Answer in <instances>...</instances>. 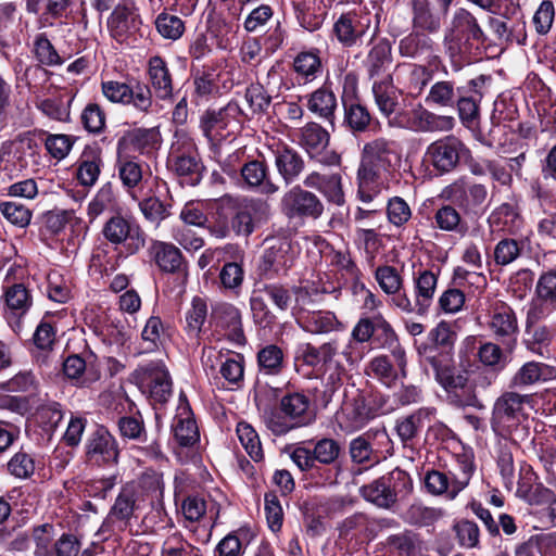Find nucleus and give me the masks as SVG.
<instances>
[{
    "instance_id": "c756f323",
    "label": "nucleus",
    "mask_w": 556,
    "mask_h": 556,
    "mask_svg": "<svg viewBox=\"0 0 556 556\" xmlns=\"http://www.w3.org/2000/svg\"><path fill=\"white\" fill-rule=\"evenodd\" d=\"M372 92L376 103L384 116L389 117L399 111L401 91L393 85L390 74L383 72V75L375 80Z\"/></svg>"
},
{
    "instance_id": "e2e57ef3",
    "label": "nucleus",
    "mask_w": 556,
    "mask_h": 556,
    "mask_svg": "<svg viewBox=\"0 0 556 556\" xmlns=\"http://www.w3.org/2000/svg\"><path fill=\"white\" fill-rule=\"evenodd\" d=\"M47 294L50 300L58 303H65L71 298L70 285L60 273L48 274Z\"/></svg>"
},
{
    "instance_id": "5701e85b",
    "label": "nucleus",
    "mask_w": 556,
    "mask_h": 556,
    "mask_svg": "<svg viewBox=\"0 0 556 556\" xmlns=\"http://www.w3.org/2000/svg\"><path fill=\"white\" fill-rule=\"evenodd\" d=\"M413 27L421 34H437L447 14L434 8L431 0H412Z\"/></svg>"
},
{
    "instance_id": "c9c22d12",
    "label": "nucleus",
    "mask_w": 556,
    "mask_h": 556,
    "mask_svg": "<svg viewBox=\"0 0 556 556\" xmlns=\"http://www.w3.org/2000/svg\"><path fill=\"white\" fill-rule=\"evenodd\" d=\"M103 161L100 151L85 149L77 162L76 178L84 187H92L99 179Z\"/></svg>"
},
{
    "instance_id": "473e14b6",
    "label": "nucleus",
    "mask_w": 556,
    "mask_h": 556,
    "mask_svg": "<svg viewBox=\"0 0 556 556\" xmlns=\"http://www.w3.org/2000/svg\"><path fill=\"white\" fill-rule=\"evenodd\" d=\"M151 257L157 267L165 273H178L182 266L184 256L173 243L153 240L149 248Z\"/></svg>"
},
{
    "instance_id": "0e129e2a",
    "label": "nucleus",
    "mask_w": 556,
    "mask_h": 556,
    "mask_svg": "<svg viewBox=\"0 0 556 556\" xmlns=\"http://www.w3.org/2000/svg\"><path fill=\"white\" fill-rule=\"evenodd\" d=\"M521 253V245L515 239H503L494 248V261L497 265L506 266L516 261Z\"/></svg>"
},
{
    "instance_id": "8fccbe9b",
    "label": "nucleus",
    "mask_w": 556,
    "mask_h": 556,
    "mask_svg": "<svg viewBox=\"0 0 556 556\" xmlns=\"http://www.w3.org/2000/svg\"><path fill=\"white\" fill-rule=\"evenodd\" d=\"M226 126L225 113L223 111L207 112L202 118L203 132L213 144H218L229 136V132L226 135L223 132Z\"/></svg>"
},
{
    "instance_id": "a211bd4d",
    "label": "nucleus",
    "mask_w": 556,
    "mask_h": 556,
    "mask_svg": "<svg viewBox=\"0 0 556 556\" xmlns=\"http://www.w3.org/2000/svg\"><path fill=\"white\" fill-rule=\"evenodd\" d=\"M148 132L146 130H135L128 135L130 141H140ZM127 141V137H123L117 143V161L116 170L122 185L127 190H134L142 180L144 175V164L136 157L122 154V147Z\"/></svg>"
},
{
    "instance_id": "49530a36",
    "label": "nucleus",
    "mask_w": 556,
    "mask_h": 556,
    "mask_svg": "<svg viewBox=\"0 0 556 556\" xmlns=\"http://www.w3.org/2000/svg\"><path fill=\"white\" fill-rule=\"evenodd\" d=\"M434 410L432 408H420L410 416L402 419L396 425V430L403 441L413 439L420 429L425 427V421L430 420Z\"/></svg>"
},
{
    "instance_id": "9d476101",
    "label": "nucleus",
    "mask_w": 556,
    "mask_h": 556,
    "mask_svg": "<svg viewBox=\"0 0 556 556\" xmlns=\"http://www.w3.org/2000/svg\"><path fill=\"white\" fill-rule=\"evenodd\" d=\"M136 379L141 391L156 402H165L172 394V379L161 361L140 366Z\"/></svg>"
},
{
    "instance_id": "4d7b16f0",
    "label": "nucleus",
    "mask_w": 556,
    "mask_h": 556,
    "mask_svg": "<svg viewBox=\"0 0 556 556\" xmlns=\"http://www.w3.org/2000/svg\"><path fill=\"white\" fill-rule=\"evenodd\" d=\"M0 213L12 225L25 228L31 220V212L25 205L5 201L0 203Z\"/></svg>"
},
{
    "instance_id": "6e6552de",
    "label": "nucleus",
    "mask_w": 556,
    "mask_h": 556,
    "mask_svg": "<svg viewBox=\"0 0 556 556\" xmlns=\"http://www.w3.org/2000/svg\"><path fill=\"white\" fill-rule=\"evenodd\" d=\"M391 353L395 365H392L389 356L377 355L366 364L364 369L366 376L378 380L388 388L394 387L400 379H404L407 375V361L404 349L395 346Z\"/></svg>"
},
{
    "instance_id": "de8ad7c7",
    "label": "nucleus",
    "mask_w": 556,
    "mask_h": 556,
    "mask_svg": "<svg viewBox=\"0 0 556 556\" xmlns=\"http://www.w3.org/2000/svg\"><path fill=\"white\" fill-rule=\"evenodd\" d=\"M239 260H241V253L238 249L237 253H228V260L224 261L225 264L220 270L219 279L226 289L235 290L242 285L244 273L238 262Z\"/></svg>"
},
{
    "instance_id": "4468645a",
    "label": "nucleus",
    "mask_w": 556,
    "mask_h": 556,
    "mask_svg": "<svg viewBox=\"0 0 556 556\" xmlns=\"http://www.w3.org/2000/svg\"><path fill=\"white\" fill-rule=\"evenodd\" d=\"M466 151L465 146L454 136L432 142L426 150L425 161L440 173L451 172Z\"/></svg>"
},
{
    "instance_id": "393cba45",
    "label": "nucleus",
    "mask_w": 556,
    "mask_h": 556,
    "mask_svg": "<svg viewBox=\"0 0 556 556\" xmlns=\"http://www.w3.org/2000/svg\"><path fill=\"white\" fill-rule=\"evenodd\" d=\"M240 174L249 189L256 190L264 195H273L279 191V186L271 180L268 166L264 162L250 161L241 167Z\"/></svg>"
},
{
    "instance_id": "37998d69",
    "label": "nucleus",
    "mask_w": 556,
    "mask_h": 556,
    "mask_svg": "<svg viewBox=\"0 0 556 556\" xmlns=\"http://www.w3.org/2000/svg\"><path fill=\"white\" fill-rule=\"evenodd\" d=\"M64 375L79 387H88L99 377L91 374L86 362L78 355L68 356L63 363Z\"/></svg>"
},
{
    "instance_id": "5fc2aeb1",
    "label": "nucleus",
    "mask_w": 556,
    "mask_h": 556,
    "mask_svg": "<svg viewBox=\"0 0 556 556\" xmlns=\"http://www.w3.org/2000/svg\"><path fill=\"white\" fill-rule=\"evenodd\" d=\"M155 27L163 38L169 40H177L185 33V22L180 17L166 12L157 15Z\"/></svg>"
},
{
    "instance_id": "0eeeda50",
    "label": "nucleus",
    "mask_w": 556,
    "mask_h": 556,
    "mask_svg": "<svg viewBox=\"0 0 556 556\" xmlns=\"http://www.w3.org/2000/svg\"><path fill=\"white\" fill-rule=\"evenodd\" d=\"M472 472L473 464L468 456L464 455L459 475L452 473L450 477L442 471L431 470L425 476V485L431 494H446L450 498H455L468 485Z\"/></svg>"
},
{
    "instance_id": "774afa93",
    "label": "nucleus",
    "mask_w": 556,
    "mask_h": 556,
    "mask_svg": "<svg viewBox=\"0 0 556 556\" xmlns=\"http://www.w3.org/2000/svg\"><path fill=\"white\" fill-rule=\"evenodd\" d=\"M274 10L268 4H261L254 8L245 17L243 27L248 33H256L262 30L271 20Z\"/></svg>"
},
{
    "instance_id": "a878e982",
    "label": "nucleus",
    "mask_w": 556,
    "mask_h": 556,
    "mask_svg": "<svg viewBox=\"0 0 556 556\" xmlns=\"http://www.w3.org/2000/svg\"><path fill=\"white\" fill-rule=\"evenodd\" d=\"M346 84H351V94L348 93L346 87L342 96L344 106V122L353 131H364L370 124L371 116L367 108L353 99L355 91L356 78L350 74L345 78Z\"/></svg>"
},
{
    "instance_id": "864d4df0",
    "label": "nucleus",
    "mask_w": 556,
    "mask_h": 556,
    "mask_svg": "<svg viewBox=\"0 0 556 556\" xmlns=\"http://www.w3.org/2000/svg\"><path fill=\"white\" fill-rule=\"evenodd\" d=\"M337 106L334 94L326 89H318L312 93L308 100V109L324 118H330Z\"/></svg>"
},
{
    "instance_id": "13d9d810",
    "label": "nucleus",
    "mask_w": 556,
    "mask_h": 556,
    "mask_svg": "<svg viewBox=\"0 0 556 556\" xmlns=\"http://www.w3.org/2000/svg\"><path fill=\"white\" fill-rule=\"evenodd\" d=\"M167 336V330L159 316H151L141 332V338L147 344V350H154L163 343Z\"/></svg>"
},
{
    "instance_id": "f3484780",
    "label": "nucleus",
    "mask_w": 556,
    "mask_h": 556,
    "mask_svg": "<svg viewBox=\"0 0 556 556\" xmlns=\"http://www.w3.org/2000/svg\"><path fill=\"white\" fill-rule=\"evenodd\" d=\"M168 167L179 176H188L199 172L195 144L184 134H176L167 157Z\"/></svg>"
},
{
    "instance_id": "6e6d98bb",
    "label": "nucleus",
    "mask_w": 556,
    "mask_h": 556,
    "mask_svg": "<svg viewBox=\"0 0 556 556\" xmlns=\"http://www.w3.org/2000/svg\"><path fill=\"white\" fill-rule=\"evenodd\" d=\"M115 204L114 190L111 184L103 185L88 204V216L92 220Z\"/></svg>"
},
{
    "instance_id": "69168bd1",
    "label": "nucleus",
    "mask_w": 556,
    "mask_h": 556,
    "mask_svg": "<svg viewBox=\"0 0 556 556\" xmlns=\"http://www.w3.org/2000/svg\"><path fill=\"white\" fill-rule=\"evenodd\" d=\"M387 216L392 225L402 227L410 219L412 210L404 199L393 197L388 201Z\"/></svg>"
},
{
    "instance_id": "cd10ccee",
    "label": "nucleus",
    "mask_w": 556,
    "mask_h": 556,
    "mask_svg": "<svg viewBox=\"0 0 556 556\" xmlns=\"http://www.w3.org/2000/svg\"><path fill=\"white\" fill-rule=\"evenodd\" d=\"M266 244L263 255L264 270L279 273L291 265L293 253L288 238H270L266 240Z\"/></svg>"
},
{
    "instance_id": "f8f14e48",
    "label": "nucleus",
    "mask_w": 556,
    "mask_h": 556,
    "mask_svg": "<svg viewBox=\"0 0 556 556\" xmlns=\"http://www.w3.org/2000/svg\"><path fill=\"white\" fill-rule=\"evenodd\" d=\"M140 490L136 485L126 483L119 491L114 505L112 506L104 528L115 531L124 529L128 521L134 517L135 511L143 506V501L138 495Z\"/></svg>"
},
{
    "instance_id": "4be33fe9",
    "label": "nucleus",
    "mask_w": 556,
    "mask_h": 556,
    "mask_svg": "<svg viewBox=\"0 0 556 556\" xmlns=\"http://www.w3.org/2000/svg\"><path fill=\"white\" fill-rule=\"evenodd\" d=\"M86 454L91 463L110 465L117 463L119 452L114 437L105 428L99 427L87 441Z\"/></svg>"
},
{
    "instance_id": "f03ea898",
    "label": "nucleus",
    "mask_w": 556,
    "mask_h": 556,
    "mask_svg": "<svg viewBox=\"0 0 556 556\" xmlns=\"http://www.w3.org/2000/svg\"><path fill=\"white\" fill-rule=\"evenodd\" d=\"M402 149L399 142L386 138L374 139L363 147L361 164L357 172L366 181L381 178L384 173L399 165Z\"/></svg>"
},
{
    "instance_id": "6ab92c4d",
    "label": "nucleus",
    "mask_w": 556,
    "mask_h": 556,
    "mask_svg": "<svg viewBox=\"0 0 556 556\" xmlns=\"http://www.w3.org/2000/svg\"><path fill=\"white\" fill-rule=\"evenodd\" d=\"M556 311V269L543 271L535 285V296L529 315L542 319Z\"/></svg>"
},
{
    "instance_id": "c03bdc74",
    "label": "nucleus",
    "mask_w": 556,
    "mask_h": 556,
    "mask_svg": "<svg viewBox=\"0 0 556 556\" xmlns=\"http://www.w3.org/2000/svg\"><path fill=\"white\" fill-rule=\"evenodd\" d=\"M491 222L502 225L503 230L511 235L520 232L523 226V219L518 210L509 203L500 205L493 212Z\"/></svg>"
},
{
    "instance_id": "a18cd8bd",
    "label": "nucleus",
    "mask_w": 556,
    "mask_h": 556,
    "mask_svg": "<svg viewBox=\"0 0 556 556\" xmlns=\"http://www.w3.org/2000/svg\"><path fill=\"white\" fill-rule=\"evenodd\" d=\"M238 439L248 453V455L254 462H261L264 457L260 437L255 429L245 421H240L237 425Z\"/></svg>"
},
{
    "instance_id": "f704fd0d",
    "label": "nucleus",
    "mask_w": 556,
    "mask_h": 556,
    "mask_svg": "<svg viewBox=\"0 0 556 556\" xmlns=\"http://www.w3.org/2000/svg\"><path fill=\"white\" fill-rule=\"evenodd\" d=\"M262 291L264 292L266 299L271 301L274 305L280 311H286L291 303L292 295L295 296V307L294 309L303 311V306L306 301L309 300L307 291L303 289H288L281 285L270 283V285H262Z\"/></svg>"
},
{
    "instance_id": "423d86ee",
    "label": "nucleus",
    "mask_w": 556,
    "mask_h": 556,
    "mask_svg": "<svg viewBox=\"0 0 556 556\" xmlns=\"http://www.w3.org/2000/svg\"><path fill=\"white\" fill-rule=\"evenodd\" d=\"M280 208L290 219H318L325 210L321 200L315 193L303 189L301 186L292 187L282 195Z\"/></svg>"
},
{
    "instance_id": "dca6fc26",
    "label": "nucleus",
    "mask_w": 556,
    "mask_h": 556,
    "mask_svg": "<svg viewBox=\"0 0 556 556\" xmlns=\"http://www.w3.org/2000/svg\"><path fill=\"white\" fill-rule=\"evenodd\" d=\"M443 198L458 205L463 210H472L482 205L488 198L486 187L462 177L442 191Z\"/></svg>"
},
{
    "instance_id": "7ed1b4c3",
    "label": "nucleus",
    "mask_w": 556,
    "mask_h": 556,
    "mask_svg": "<svg viewBox=\"0 0 556 556\" xmlns=\"http://www.w3.org/2000/svg\"><path fill=\"white\" fill-rule=\"evenodd\" d=\"M533 408V396L515 391L504 392L494 403L491 418L492 429L506 437L528 418Z\"/></svg>"
},
{
    "instance_id": "603ef678",
    "label": "nucleus",
    "mask_w": 556,
    "mask_h": 556,
    "mask_svg": "<svg viewBox=\"0 0 556 556\" xmlns=\"http://www.w3.org/2000/svg\"><path fill=\"white\" fill-rule=\"evenodd\" d=\"M8 472L17 479H28L36 470V462L33 455L20 451L7 463Z\"/></svg>"
},
{
    "instance_id": "39448f33",
    "label": "nucleus",
    "mask_w": 556,
    "mask_h": 556,
    "mask_svg": "<svg viewBox=\"0 0 556 556\" xmlns=\"http://www.w3.org/2000/svg\"><path fill=\"white\" fill-rule=\"evenodd\" d=\"M141 24L134 0H119L108 18V29L111 37L127 46L137 41Z\"/></svg>"
},
{
    "instance_id": "72a5a7b5",
    "label": "nucleus",
    "mask_w": 556,
    "mask_h": 556,
    "mask_svg": "<svg viewBox=\"0 0 556 556\" xmlns=\"http://www.w3.org/2000/svg\"><path fill=\"white\" fill-rule=\"evenodd\" d=\"M295 314L300 326L311 333H328L341 327L337 316L329 311H299Z\"/></svg>"
},
{
    "instance_id": "20e7f679",
    "label": "nucleus",
    "mask_w": 556,
    "mask_h": 556,
    "mask_svg": "<svg viewBox=\"0 0 556 556\" xmlns=\"http://www.w3.org/2000/svg\"><path fill=\"white\" fill-rule=\"evenodd\" d=\"M101 232L106 241L116 248H123L128 255L138 253L146 244L141 227L119 214L110 217L103 224Z\"/></svg>"
},
{
    "instance_id": "ddd939ff",
    "label": "nucleus",
    "mask_w": 556,
    "mask_h": 556,
    "mask_svg": "<svg viewBox=\"0 0 556 556\" xmlns=\"http://www.w3.org/2000/svg\"><path fill=\"white\" fill-rule=\"evenodd\" d=\"M374 417L375 412L368 405L366 397L356 391L352 395H346L337 414V421L345 432H354L364 428Z\"/></svg>"
},
{
    "instance_id": "79ce46f5",
    "label": "nucleus",
    "mask_w": 556,
    "mask_h": 556,
    "mask_svg": "<svg viewBox=\"0 0 556 556\" xmlns=\"http://www.w3.org/2000/svg\"><path fill=\"white\" fill-rule=\"evenodd\" d=\"M361 493L366 501L382 508H389L396 502L395 495L390 491L388 481L383 480L382 477L368 485H364Z\"/></svg>"
},
{
    "instance_id": "680f3d73",
    "label": "nucleus",
    "mask_w": 556,
    "mask_h": 556,
    "mask_svg": "<svg viewBox=\"0 0 556 556\" xmlns=\"http://www.w3.org/2000/svg\"><path fill=\"white\" fill-rule=\"evenodd\" d=\"M555 18V7L551 0H544L541 2L534 15L532 23L535 31L540 36L547 35L553 26Z\"/></svg>"
},
{
    "instance_id": "9b49d317",
    "label": "nucleus",
    "mask_w": 556,
    "mask_h": 556,
    "mask_svg": "<svg viewBox=\"0 0 556 556\" xmlns=\"http://www.w3.org/2000/svg\"><path fill=\"white\" fill-rule=\"evenodd\" d=\"M371 26V15L364 9L352 10L340 15L333 24V34L344 47L362 43Z\"/></svg>"
},
{
    "instance_id": "b1692460",
    "label": "nucleus",
    "mask_w": 556,
    "mask_h": 556,
    "mask_svg": "<svg viewBox=\"0 0 556 556\" xmlns=\"http://www.w3.org/2000/svg\"><path fill=\"white\" fill-rule=\"evenodd\" d=\"M303 184L306 188L318 190L329 203L338 206L345 203L342 176L338 173L321 175L312 172L304 178Z\"/></svg>"
},
{
    "instance_id": "bb28decb",
    "label": "nucleus",
    "mask_w": 556,
    "mask_h": 556,
    "mask_svg": "<svg viewBox=\"0 0 556 556\" xmlns=\"http://www.w3.org/2000/svg\"><path fill=\"white\" fill-rule=\"evenodd\" d=\"M488 325L492 333L502 340H514L518 333V321L515 312L503 302L494 304L490 312Z\"/></svg>"
},
{
    "instance_id": "bf43d9fd",
    "label": "nucleus",
    "mask_w": 556,
    "mask_h": 556,
    "mask_svg": "<svg viewBox=\"0 0 556 556\" xmlns=\"http://www.w3.org/2000/svg\"><path fill=\"white\" fill-rule=\"evenodd\" d=\"M161 556H197V549L180 533L174 532L163 542Z\"/></svg>"
},
{
    "instance_id": "338daca9",
    "label": "nucleus",
    "mask_w": 556,
    "mask_h": 556,
    "mask_svg": "<svg viewBox=\"0 0 556 556\" xmlns=\"http://www.w3.org/2000/svg\"><path fill=\"white\" fill-rule=\"evenodd\" d=\"M224 314L226 318V334L228 339L237 345H243L245 337L242 330L240 312L236 307L229 305L224 308Z\"/></svg>"
},
{
    "instance_id": "7c9ffc66",
    "label": "nucleus",
    "mask_w": 556,
    "mask_h": 556,
    "mask_svg": "<svg viewBox=\"0 0 556 556\" xmlns=\"http://www.w3.org/2000/svg\"><path fill=\"white\" fill-rule=\"evenodd\" d=\"M413 280L417 313L425 314L432 303L438 275L430 269L420 268L414 274Z\"/></svg>"
},
{
    "instance_id": "58836bf2",
    "label": "nucleus",
    "mask_w": 556,
    "mask_h": 556,
    "mask_svg": "<svg viewBox=\"0 0 556 556\" xmlns=\"http://www.w3.org/2000/svg\"><path fill=\"white\" fill-rule=\"evenodd\" d=\"M229 72H201L194 79L195 91L200 97H207L222 93L232 87L224 76Z\"/></svg>"
},
{
    "instance_id": "09e8293b",
    "label": "nucleus",
    "mask_w": 556,
    "mask_h": 556,
    "mask_svg": "<svg viewBox=\"0 0 556 556\" xmlns=\"http://www.w3.org/2000/svg\"><path fill=\"white\" fill-rule=\"evenodd\" d=\"M375 279L387 295L399 293L404 288L402 275L391 265L378 266L375 270Z\"/></svg>"
},
{
    "instance_id": "1a4fd4ad",
    "label": "nucleus",
    "mask_w": 556,
    "mask_h": 556,
    "mask_svg": "<svg viewBox=\"0 0 556 556\" xmlns=\"http://www.w3.org/2000/svg\"><path fill=\"white\" fill-rule=\"evenodd\" d=\"M448 37H451V41L447 46V52L451 58L452 66L460 70L465 66V62L463 61V55L458 51V46L453 43V40H480L483 37V31L479 26L477 18L468 10L460 8L453 15L450 35L446 36L445 39L447 40Z\"/></svg>"
},
{
    "instance_id": "a19ab883",
    "label": "nucleus",
    "mask_w": 556,
    "mask_h": 556,
    "mask_svg": "<svg viewBox=\"0 0 556 556\" xmlns=\"http://www.w3.org/2000/svg\"><path fill=\"white\" fill-rule=\"evenodd\" d=\"M140 490L138 492L143 503L159 501L163 495L164 483L162 475L155 471L144 472L138 481L129 482Z\"/></svg>"
},
{
    "instance_id": "2f4dec72",
    "label": "nucleus",
    "mask_w": 556,
    "mask_h": 556,
    "mask_svg": "<svg viewBox=\"0 0 556 556\" xmlns=\"http://www.w3.org/2000/svg\"><path fill=\"white\" fill-rule=\"evenodd\" d=\"M275 166L286 185L294 182L304 170L303 157L289 147L278 148L275 152Z\"/></svg>"
},
{
    "instance_id": "c85d7f7f",
    "label": "nucleus",
    "mask_w": 556,
    "mask_h": 556,
    "mask_svg": "<svg viewBox=\"0 0 556 556\" xmlns=\"http://www.w3.org/2000/svg\"><path fill=\"white\" fill-rule=\"evenodd\" d=\"M552 380H556V367L532 361L525 363L517 370L511 379V383L517 388H526Z\"/></svg>"
},
{
    "instance_id": "052dcab7",
    "label": "nucleus",
    "mask_w": 556,
    "mask_h": 556,
    "mask_svg": "<svg viewBox=\"0 0 556 556\" xmlns=\"http://www.w3.org/2000/svg\"><path fill=\"white\" fill-rule=\"evenodd\" d=\"M341 539H353L364 535L368 530V519L364 514H354L345 518L338 527Z\"/></svg>"
},
{
    "instance_id": "2eb2a0df",
    "label": "nucleus",
    "mask_w": 556,
    "mask_h": 556,
    "mask_svg": "<svg viewBox=\"0 0 556 556\" xmlns=\"http://www.w3.org/2000/svg\"><path fill=\"white\" fill-rule=\"evenodd\" d=\"M270 216V205L262 199H244L238 206L232 227L238 235L249 236Z\"/></svg>"
},
{
    "instance_id": "aec40b11",
    "label": "nucleus",
    "mask_w": 556,
    "mask_h": 556,
    "mask_svg": "<svg viewBox=\"0 0 556 556\" xmlns=\"http://www.w3.org/2000/svg\"><path fill=\"white\" fill-rule=\"evenodd\" d=\"M102 92L111 102L132 104L143 112L148 111L152 103L150 90L141 86L131 89L125 83L110 80L102 83Z\"/></svg>"
},
{
    "instance_id": "4c0bfd02",
    "label": "nucleus",
    "mask_w": 556,
    "mask_h": 556,
    "mask_svg": "<svg viewBox=\"0 0 556 556\" xmlns=\"http://www.w3.org/2000/svg\"><path fill=\"white\" fill-rule=\"evenodd\" d=\"M455 121L452 116L437 115L422 108L413 111L410 127L419 131H448L453 129Z\"/></svg>"
},
{
    "instance_id": "f257e3e1",
    "label": "nucleus",
    "mask_w": 556,
    "mask_h": 556,
    "mask_svg": "<svg viewBox=\"0 0 556 556\" xmlns=\"http://www.w3.org/2000/svg\"><path fill=\"white\" fill-rule=\"evenodd\" d=\"M280 413L265 415L266 427L275 434L282 435L290 430L309 424L314 415L309 399L302 393H291L280 400Z\"/></svg>"
},
{
    "instance_id": "412c9836",
    "label": "nucleus",
    "mask_w": 556,
    "mask_h": 556,
    "mask_svg": "<svg viewBox=\"0 0 556 556\" xmlns=\"http://www.w3.org/2000/svg\"><path fill=\"white\" fill-rule=\"evenodd\" d=\"M175 442L182 447H190L200 440V432L193 413L186 399L180 397L172 422Z\"/></svg>"
},
{
    "instance_id": "3c124183",
    "label": "nucleus",
    "mask_w": 556,
    "mask_h": 556,
    "mask_svg": "<svg viewBox=\"0 0 556 556\" xmlns=\"http://www.w3.org/2000/svg\"><path fill=\"white\" fill-rule=\"evenodd\" d=\"M257 362L262 371L277 375L283 366V352L275 344L266 345L257 353Z\"/></svg>"
},
{
    "instance_id": "ea45409f",
    "label": "nucleus",
    "mask_w": 556,
    "mask_h": 556,
    "mask_svg": "<svg viewBox=\"0 0 556 556\" xmlns=\"http://www.w3.org/2000/svg\"><path fill=\"white\" fill-rule=\"evenodd\" d=\"M4 301L10 312L17 316H24L33 304L29 290L23 283H14L5 288Z\"/></svg>"
},
{
    "instance_id": "e433bc0d",
    "label": "nucleus",
    "mask_w": 556,
    "mask_h": 556,
    "mask_svg": "<svg viewBox=\"0 0 556 556\" xmlns=\"http://www.w3.org/2000/svg\"><path fill=\"white\" fill-rule=\"evenodd\" d=\"M329 143V134L320 125L309 123L299 132V144L311 157L319 155Z\"/></svg>"
}]
</instances>
